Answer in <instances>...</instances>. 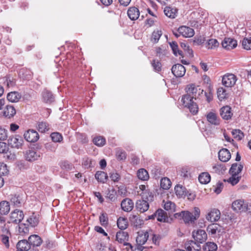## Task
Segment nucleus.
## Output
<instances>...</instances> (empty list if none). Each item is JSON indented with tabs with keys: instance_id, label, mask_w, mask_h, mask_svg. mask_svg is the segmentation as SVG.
Segmentation results:
<instances>
[{
	"instance_id": "f03ea898",
	"label": "nucleus",
	"mask_w": 251,
	"mask_h": 251,
	"mask_svg": "<svg viewBox=\"0 0 251 251\" xmlns=\"http://www.w3.org/2000/svg\"><path fill=\"white\" fill-rule=\"evenodd\" d=\"M185 91L187 94L191 96L195 100L199 99V96L202 97L203 93L202 89L194 84L188 85L185 88Z\"/></svg>"
},
{
	"instance_id": "5701e85b",
	"label": "nucleus",
	"mask_w": 251,
	"mask_h": 251,
	"mask_svg": "<svg viewBox=\"0 0 251 251\" xmlns=\"http://www.w3.org/2000/svg\"><path fill=\"white\" fill-rule=\"evenodd\" d=\"M180 216L182 218L185 223H193L196 220L194 218V215L189 211H182Z\"/></svg>"
},
{
	"instance_id": "20e7f679",
	"label": "nucleus",
	"mask_w": 251,
	"mask_h": 251,
	"mask_svg": "<svg viewBox=\"0 0 251 251\" xmlns=\"http://www.w3.org/2000/svg\"><path fill=\"white\" fill-rule=\"evenodd\" d=\"M24 214L23 211L16 209L10 214L9 223L19 224L24 219Z\"/></svg>"
},
{
	"instance_id": "1a4fd4ad",
	"label": "nucleus",
	"mask_w": 251,
	"mask_h": 251,
	"mask_svg": "<svg viewBox=\"0 0 251 251\" xmlns=\"http://www.w3.org/2000/svg\"><path fill=\"white\" fill-rule=\"evenodd\" d=\"M224 228L218 224H211L207 227V231L209 234L214 236L216 234L220 235L223 232Z\"/></svg>"
},
{
	"instance_id": "dca6fc26",
	"label": "nucleus",
	"mask_w": 251,
	"mask_h": 251,
	"mask_svg": "<svg viewBox=\"0 0 251 251\" xmlns=\"http://www.w3.org/2000/svg\"><path fill=\"white\" fill-rule=\"evenodd\" d=\"M121 206L123 210L125 212H130L134 207V202L128 198L124 199L121 203Z\"/></svg>"
},
{
	"instance_id": "2eb2a0df",
	"label": "nucleus",
	"mask_w": 251,
	"mask_h": 251,
	"mask_svg": "<svg viewBox=\"0 0 251 251\" xmlns=\"http://www.w3.org/2000/svg\"><path fill=\"white\" fill-rule=\"evenodd\" d=\"M178 32L184 37H191L195 34L193 28L186 26H180L178 28Z\"/></svg>"
},
{
	"instance_id": "c03bdc74",
	"label": "nucleus",
	"mask_w": 251,
	"mask_h": 251,
	"mask_svg": "<svg viewBox=\"0 0 251 251\" xmlns=\"http://www.w3.org/2000/svg\"><path fill=\"white\" fill-rule=\"evenodd\" d=\"M139 179L142 180H147L149 178L148 172L144 169H139L137 173Z\"/></svg>"
},
{
	"instance_id": "bb28decb",
	"label": "nucleus",
	"mask_w": 251,
	"mask_h": 251,
	"mask_svg": "<svg viewBox=\"0 0 251 251\" xmlns=\"http://www.w3.org/2000/svg\"><path fill=\"white\" fill-rule=\"evenodd\" d=\"M127 15L131 20H136L139 17V10L135 7H130L127 11Z\"/></svg>"
},
{
	"instance_id": "5fc2aeb1",
	"label": "nucleus",
	"mask_w": 251,
	"mask_h": 251,
	"mask_svg": "<svg viewBox=\"0 0 251 251\" xmlns=\"http://www.w3.org/2000/svg\"><path fill=\"white\" fill-rule=\"evenodd\" d=\"M231 133L234 138L237 139L238 140H241L244 136V133L240 129H233Z\"/></svg>"
},
{
	"instance_id": "412c9836",
	"label": "nucleus",
	"mask_w": 251,
	"mask_h": 251,
	"mask_svg": "<svg viewBox=\"0 0 251 251\" xmlns=\"http://www.w3.org/2000/svg\"><path fill=\"white\" fill-rule=\"evenodd\" d=\"M136 207L140 212L143 213L149 209V202L144 199L138 200L136 202Z\"/></svg>"
},
{
	"instance_id": "0eeeda50",
	"label": "nucleus",
	"mask_w": 251,
	"mask_h": 251,
	"mask_svg": "<svg viewBox=\"0 0 251 251\" xmlns=\"http://www.w3.org/2000/svg\"><path fill=\"white\" fill-rule=\"evenodd\" d=\"M24 141L21 137L19 135L10 137L8 139V144L11 148L17 149L21 148L23 145Z\"/></svg>"
},
{
	"instance_id": "a19ab883",
	"label": "nucleus",
	"mask_w": 251,
	"mask_h": 251,
	"mask_svg": "<svg viewBox=\"0 0 251 251\" xmlns=\"http://www.w3.org/2000/svg\"><path fill=\"white\" fill-rule=\"evenodd\" d=\"M211 177L208 173L203 172L201 173L199 176V180L201 184H207L210 182Z\"/></svg>"
},
{
	"instance_id": "774afa93",
	"label": "nucleus",
	"mask_w": 251,
	"mask_h": 251,
	"mask_svg": "<svg viewBox=\"0 0 251 251\" xmlns=\"http://www.w3.org/2000/svg\"><path fill=\"white\" fill-rule=\"evenodd\" d=\"M10 235L2 234L1 235V240L2 243L7 248L9 247V236Z\"/></svg>"
},
{
	"instance_id": "680f3d73",
	"label": "nucleus",
	"mask_w": 251,
	"mask_h": 251,
	"mask_svg": "<svg viewBox=\"0 0 251 251\" xmlns=\"http://www.w3.org/2000/svg\"><path fill=\"white\" fill-rule=\"evenodd\" d=\"M231 176L229 178L228 181L230 182L232 185H234L238 183L239 181L241 176L238 175L230 174Z\"/></svg>"
},
{
	"instance_id": "f257e3e1",
	"label": "nucleus",
	"mask_w": 251,
	"mask_h": 251,
	"mask_svg": "<svg viewBox=\"0 0 251 251\" xmlns=\"http://www.w3.org/2000/svg\"><path fill=\"white\" fill-rule=\"evenodd\" d=\"M194 98L186 94L181 98V102L184 107L188 108L193 115L196 114L199 110L197 104L193 101Z\"/></svg>"
},
{
	"instance_id": "cd10ccee",
	"label": "nucleus",
	"mask_w": 251,
	"mask_h": 251,
	"mask_svg": "<svg viewBox=\"0 0 251 251\" xmlns=\"http://www.w3.org/2000/svg\"><path fill=\"white\" fill-rule=\"evenodd\" d=\"M148 237L149 234L148 232L139 233L136 239L137 244L141 246L144 245L147 242Z\"/></svg>"
},
{
	"instance_id": "4d7b16f0",
	"label": "nucleus",
	"mask_w": 251,
	"mask_h": 251,
	"mask_svg": "<svg viewBox=\"0 0 251 251\" xmlns=\"http://www.w3.org/2000/svg\"><path fill=\"white\" fill-rule=\"evenodd\" d=\"M151 66L153 70L155 72H159L161 70L162 65L161 62L158 60H153L151 63Z\"/></svg>"
},
{
	"instance_id": "4be33fe9",
	"label": "nucleus",
	"mask_w": 251,
	"mask_h": 251,
	"mask_svg": "<svg viewBox=\"0 0 251 251\" xmlns=\"http://www.w3.org/2000/svg\"><path fill=\"white\" fill-rule=\"evenodd\" d=\"M28 240L30 246H32L33 247H39L43 242V240L41 238L36 234L30 235L28 237Z\"/></svg>"
},
{
	"instance_id": "79ce46f5",
	"label": "nucleus",
	"mask_w": 251,
	"mask_h": 251,
	"mask_svg": "<svg viewBox=\"0 0 251 251\" xmlns=\"http://www.w3.org/2000/svg\"><path fill=\"white\" fill-rule=\"evenodd\" d=\"M18 233L22 236H25L29 233L28 225L25 224H21L18 226Z\"/></svg>"
},
{
	"instance_id": "39448f33",
	"label": "nucleus",
	"mask_w": 251,
	"mask_h": 251,
	"mask_svg": "<svg viewBox=\"0 0 251 251\" xmlns=\"http://www.w3.org/2000/svg\"><path fill=\"white\" fill-rule=\"evenodd\" d=\"M237 77L233 74H226L222 78V84L226 87L233 86L236 81Z\"/></svg>"
},
{
	"instance_id": "f8f14e48",
	"label": "nucleus",
	"mask_w": 251,
	"mask_h": 251,
	"mask_svg": "<svg viewBox=\"0 0 251 251\" xmlns=\"http://www.w3.org/2000/svg\"><path fill=\"white\" fill-rule=\"evenodd\" d=\"M25 157L27 161L32 162L40 157V153L34 149H29L25 151Z\"/></svg>"
},
{
	"instance_id": "9d476101",
	"label": "nucleus",
	"mask_w": 251,
	"mask_h": 251,
	"mask_svg": "<svg viewBox=\"0 0 251 251\" xmlns=\"http://www.w3.org/2000/svg\"><path fill=\"white\" fill-rule=\"evenodd\" d=\"M222 45L224 49L231 50L237 47V42L233 38L226 37L222 42Z\"/></svg>"
},
{
	"instance_id": "ddd939ff",
	"label": "nucleus",
	"mask_w": 251,
	"mask_h": 251,
	"mask_svg": "<svg viewBox=\"0 0 251 251\" xmlns=\"http://www.w3.org/2000/svg\"><path fill=\"white\" fill-rule=\"evenodd\" d=\"M25 139L29 142H35L39 138L38 133L33 130L29 129L24 134Z\"/></svg>"
},
{
	"instance_id": "13d9d810",
	"label": "nucleus",
	"mask_w": 251,
	"mask_h": 251,
	"mask_svg": "<svg viewBox=\"0 0 251 251\" xmlns=\"http://www.w3.org/2000/svg\"><path fill=\"white\" fill-rule=\"evenodd\" d=\"M26 221L32 227H35L37 226V225L39 223L38 219L36 218L35 216H31L30 217L28 218Z\"/></svg>"
},
{
	"instance_id": "a211bd4d",
	"label": "nucleus",
	"mask_w": 251,
	"mask_h": 251,
	"mask_svg": "<svg viewBox=\"0 0 251 251\" xmlns=\"http://www.w3.org/2000/svg\"><path fill=\"white\" fill-rule=\"evenodd\" d=\"M218 157L221 161L226 162L230 159L231 154L227 149L223 148L219 151Z\"/></svg>"
},
{
	"instance_id": "37998d69",
	"label": "nucleus",
	"mask_w": 251,
	"mask_h": 251,
	"mask_svg": "<svg viewBox=\"0 0 251 251\" xmlns=\"http://www.w3.org/2000/svg\"><path fill=\"white\" fill-rule=\"evenodd\" d=\"M162 35V31L161 30L156 29L154 30L152 33L151 37V41L153 43H156L158 42L160 37Z\"/></svg>"
},
{
	"instance_id": "6ab92c4d",
	"label": "nucleus",
	"mask_w": 251,
	"mask_h": 251,
	"mask_svg": "<svg viewBox=\"0 0 251 251\" xmlns=\"http://www.w3.org/2000/svg\"><path fill=\"white\" fill-rule=\"evenodd\" d=\"M43 101L47 103H51L54 100V97L51 92L44 89L42 93Z\"/></svg>"
},
{
	"instance_id": "423d86ee",
	"label": "nucleus",
	"mask_w": 251,
	"mask_h": 251,
	"mask_svg": "<svg viewBox=\"0 0 251 251\" xmlns=\"http://www.w3.org/2000/svg\"><path fill=\"white\" fill-rule=\"evenodd\" d=\"M192 236L195 240V242L198 243H202L204 242L207 238V234L203 229H198L197 231H193Z\"/></svg>"
},
{
	"instance_id": "a878e982",
	"label": "nucleus",
	"mask_w": 251,
	"mask_h": 251,
	"mask_svg": "<svg viewBox=\"0 0 251 251\" xmlns=\"http://www.w3.org/2000/svg\"><path fill=\"white\" fill-rule=\"evenodd\" d=\"M30 248L31 246L28 240H22L17 244V248L19 251H28Z\"/></svg>"
},
{
	"instance_id": "69168bd1",
	"label": "nucleus",
	"mask_w": 251,
	"mask_h": 251,
	"mask_svg": "<svg viewBox=\"0 0 251 251\" xmlns=\"http://www.w3.org/2000/svg\"><path fill=\"white\" fill-rule=\"evenodd\" d=\"M116 192L114 190H108L106 193V198L109 199L111 201H114L116 199Z\"/></svg>"
},
{
	"instance_id": "c756f323",
	"label": "nucleus",
	"mask_w": 251,
	"mask_h": 251,
	"mask_svg": "<svg viewBox=\"0 0 251 251\" xmlns=\"http://www.w3.org/2000/svg\"><path fill=\"white\" fill-rule=\"evenodd\" d=\"M21 98V95L17 92H11L7 95V100L11 102H17Z\"/></svg>"
},
{
	"instance_id": "aec40b11",
	"label": "nucleus",
	"mask_w": 251,
	"mask_h": 251,
	"mask_svg": "<svg viewBox=\"0 0 251 251\" xmlns=\"http://www.w3.org/2000/svg\"><path fill=\"white\" fill-rule=\"evenodd\" d=\"M2 113L3 115L5 117L8 119H10L15 115L16 111L13 105H7L4 108Z\"/></svg>"
},
{
	"instance_id": "a18cd8bd",
	"label": "nucleus",
	"mask_w": 251,
	"mask_h": 251,
	"mask_svg": "<svg viewBox=\"0 0 251 251\" xmlns=\"http://www.w3.org/2000/svg\"><path fill=\"white\" fill-rule=\"evenodd\" d=\"M217 96L219 100L221 101L226 99L228 97V94L225 89L223 87H219L217 90Z\"/></svg>"
},
{
	"instance_id": "473e14b6",
	"label": "nucleus",
	"mask_w": 251,
	"mask_h": 251,
	"mask_svg": "<svg viewBox=\"0 0 251 251\" xmlns=\"http://www.w3.org/2000/svg\"><path fill=\"white\" fill-rule=\"evenodd\" d=\"M219 43L216 39H210L205 43V47L208 50H215L219 46Z\"/></svg>"
},
{
	"instance_id": "2f4dec72",
	"label": "nucleus",
	"mask_w": 251,
	"mask_h": 251,
	"mask_svg": "<svg viewBox=\"0 0 251 251\" xmlns=\"http://www.w3.org/2000/svg\"><path fill=\"white\" fill-rule=\"evenodd\" d=\"M129 220L133 226L136 227H140V226L144 224V221L140 219L136 215L131 214Z\"/></svg>"
},
{
	"instance_id": "f3484780",
	"label": "nucleus",
	"mask_w": 251,
	"mask_h": 251,
	"mask_svg": "<svg viewBox=\"0 0 251 251\" xmlns=\"http://www.w3.org/2000/svg\"><path fill=\"white\" fill-rule=\"evenodd\" d=\"M116 240L121 244H123L126 246L128 244L127 243L128 240V234L127 232L125 231H118L116 233Z\"/></svg>"
},
{
	"instance_id": "c85d7f7f",
	"label": "nucleus",
	"mask_w": 251,
	"mask_h": 251,
	"mask_svg": "<svg viewBox=\"0 0 251 251\" xmlns=\"http://www.w3.org/2000/svg\"><path fill=\"white\" fill-rule=\"evenodd\" d=\"M175 193L179 198L185 197L188 193L185 187L181 185H177L175 188Z\"/></svg>"
},
{
	"instance_id": "e433bc0d",
	"label": "nucleus",
	"mask_w": 251,
	"mask_h": 251,
	"mask_svg": "<svg viewBox=\"0 0 251 251\" xmlns=\"http://www.w3.org/2000/svg\"><path fill=\"white\" fill-rule=\"evenodd\" d=\"M164 14L170 18H175L176 16L177 10L170 7H166L164 10Z\"/></svg>"
},
{
	"instance_id": "6e6d98bb",
	"label": "nucleus",
	"mask_w": 251,
	"mask_h": 251,
	"mask_svg": "<svg viewBox=\"0 0 251 251\" xmlns=\"http://www.w3.org/2000/svg\"><path fill=\"white\" fill-rule=\"evenodd\" d=\"M242 45L244 49L251 50V37L245 38L242 41Z\"/></svg>"
},
{
	"instance_id": "9b49d317",
	"label": "nucleus",
	"mask_w": 251,
	"mask_h": 251,
	"mask_svg": "<svg viewBox=\"0 0 251 251\" xmlns=\"http://www.w3.org/2000/svg\"><path fill=\"white\" fill-rule=\"evenodd\" d=\"M172 72L176 77H180L185 75L186 69L182 65L176 64L173 66Z\"/></svg>"
},
{
	"instance_id": "4c0bfd02",
	"label": "nucleus",
	"mask_w": 251,
	"mask_h": 251,
	"mask_svg": "<svg viewBox=\"0 0 251 251\" xmlns=\"http://www.w3.org/2000/svg\"><path fill=\"white\" fill-rule=\"evenodd\" d=\"M10 211V204L6 201H2L0 202V213L1 215H6Z\"/></svg>"
},
{
	"instance_id": "58836bf2",
	"label": "nucleus",
	"mask_w": 251,
	"mask_h": 251,
	"mask_svg": "<svg viewBox=\"0 0 251 251\" xmlns=\"http://www.w3.org/2000/svg\"><path fill=\"white\" fill-rule=\"evenodd\" d=\"M95 177L99 182L103 183L107 181L108 176L103 171H98L95 175Z\"/></svg>"
},
{
	"instance_id": "8fccbe9b",
	"label": "nucleus",
	"mask_w": 251,
	"mask_h": 251,
	"mask_svg": "<svg viewBox=\"0 0 251 251\" xmlns=\"http://www.w3.org/2000/svg\"><path fill=\"white\" fill-rule=\"evenodd\" d=\"M171 48H172L174 54L177 56V55L182 56V51L179 50L178 49V45L176 42L173 41L172 42L169 43Z\"/></svg>"
},
{
	"instance_id": "49530a36",
	"label": "nucleus",
	"mask_w": 251,
	"mask_h": 251,
	"mask_svg": "<svg viewBox=\"0 0 251 251\" xmlns=\"http://www.w3.org/2000/svg\"><path fill=\"white\" fill-rule=\"evenodd\" d=\"M203 250L204 251H216L217 246L214 242H208L203 246Z\"/></svg>"
},
{
	"instance_id": "338daca9",
	"label": "nucleus",
	"mask_w": 251,
	"mask_h": 251,
	"mask_svg": "<svg viewBox=\"0 0 251 251\" xmlns=\"http://www.w3.org/2000/svg\"><path fill=\"white\" fill-rule=\"evenodd\" d=\"M116 156L118 160H123L126 159V154L125 151L120 150L117 151Z\"/></svg>"
},
{
	"instance_id": "de8ad7c7",
	"label": "nucleus",
	"mask_w": 251,
	"mask_h": 251,
	"mask_svg": "<svg viewBox=\"0 0 251 251\" xmlns=\"http://www.w3.org/2000/svg\"><path fill=\"white\" fill-rule=\"evenodd\" d=\"M93 142L95 145L98 147H102L106 143L105 139L100 136L95 137L93 140Z\"/></svg>"
},
{
	"instance_id": "c9c22d12",
	"label": "nucleus",
	"mask_w": 251,
	"mask_h": 251,
	"mask_svg": "<svg viewBox=\"0 0 251 251\" xmlns=\"http://www.w3.org/2000/svg\"><path fill=\"white\" fill-rule=\"evenodd\" d=\"M156 219L158 221L165 222L168 219L166 213L162 209H158L156 211Z\"/></svg>"
},
{
	"instance_id": "72a5a7b5",
	"label": "nucleus",
	"mask_w": 251,
	"mask_h": 251,
	"mask_svg": "<svg viewBox=\"0 0 251 251\" xmlns=\"http://www.w3.org/2000/svg\"><path fill=\"white\" fill-rule=\"evenodd\" d=\"M243 168V165L237 163H233L229 170V174L238 175L242 171Z\"/></svg>"
},
{
	"instance_id": "09e8293b",
	"label": "nucleus",
	"mask_w": 251,
	"mask_h": 251,
	"mask_svg": "<svg viewBox=\"0 0 251 251\" xmlns=\"http://www.w3.org/2000/svg\"><path fill=\"white\" fill-rule=\"evenodd\" d=\"M171 186V182L167 177L162 178L160 180V186L164 190H168Z\"/></svg>"
},
{
	"instance_id": "e2e57ef3",
	"label": "nucleus",
	"mask_w": 251,
	"mask_h": 251,
	"mask_svg": "<svg viewBox=\"0 0 251 251\" xmlns=\"http://www.w3.org/2000/svg\"><path fill=\"white\" fill-rule=\"evenodd\" d=\"M175 208V204L171 201H167L164 204V208L167 211H173Z\"/></svg>"
},
{
	"instance_id": "4468645a",
	"label": "nucleus",
	"mask_w": 251,
	"mask_h": 251,
	"mask_svg": "<svg viewBox=\"0 0 251 251\" xmlns=\"http://www.w3.org/2000/svg\"><path fill=\"white\" fill-rule=\"evenodd\" d=\"M220 113L222 118L225 120L231 119L233 116L231 108L227 105L222 107L220 109Z\"/></svg>"
},
{
	"instance_id": "3c124183",
	"label": "nucleus",
	"mask_w": 251,
	"mask_h": 251,
	"mask_svg": "<svg viewBox=\"0 0 251 251\" xmlns=\"http://www.w3.org/2000/svg\"><path fill=\"white\" fill-rule=\"evenodd\" d=\"M37 128L39 132L45 133L49 129V124L45 122H39Z\"/></svg>"
},
{
	"instance_id": "7c9ffc66",
	"label": "nucleus",
	"mask_w": 251,
	"mask_h": 251,
	"mask_svg": "<svg viewBox=\"0 0 251 251\" xmlns=\"http://www.w3.org/2000/svg\"><path fill=\"white\" fill-rule=\"evenodd\" d=\"M10 200L12 204L16 207H20L23 202L22 198L19 195H11Z\"/></svg>"
},
{
	"instance_id": "393cba45",
	"label": "nucleus",
	"mask_w": 251,
	"mask_h": 251,
	"mask_svg": "<svg viewBox=\"0 0 251 251\" xmlns=\"http://www.w3.org/2000/svg\"><path fill=\"white\" fill-rule=\"evenodd\" d=\"M185 249L187 251H199L200 246L195 241L189 240L187 241L184 245Z\"/></svg>"
},
{
	"instance_id": "0e129e2a",
	"label": "nucleus",
	"mask_w": 251,
	"mask_h": 251,
	"mask_svg": "<svg viewBox=\"0 0 251 251\" xmlns=\"http://www.w3.org/2000/svg\"><path fill=\"white\" fill-rule=\"evenodd\" d=\"M8 173L6 165L3 162H0V176L6 175Z\"/></svg>"
},
{
	"instance_id": "bf43d9fd",
	"label": "nucleus",
	"mask_w": 251,
	"mask_h": 251,
	"mask_svg": "<svg viewBox=\"0 0 251 251\" xmlns=\"http://www.w3.org/2000/svg\"><path fill=\"white\" fill-rule=\"evenodd\" d=\"M181 47L184 50V51H186L190 56H193V51L190 48L189 46L186 43H181Z\"/></svg>"
},
{
	"instance_id": "b1692460",
	"label": "nucleus",
	"mask_w": 251,
	"mask_h": 251,
	"mask_svg": "<svg viewBox=\"0 0 251 251\" xmlns=\"http://www.w3.org/2000/svg\"><path fill=\"white\" fill-rule=\"evenodd\" d=\"M206 119L211 124L218 126L220 125V119L218 118L216 113L214 112H209L206 115Z\"/></svg>"
},
{
	"instance_id": "f704fd0d",
	"label": "nucleus",
	"mask_w": 251,
	"mask_h": 251,
	"mask_svg": "<svg viewBox=\"0 0 251 251\" xmlns=\"http://www.w3.org/2000/svg\"><path fill=\"white\" fill-rule=\"evenodd\" d=\"M117 225L119 228L121 230L126 229L128 226L127 218L122 217H119L117 220Z\"/></svg>"
},
{
	"instance_id": "052dcab7",
	"label": "nucleus",
	"mask_w": 251,
	"mask_h": 251,
	"mask_svg": "<svg viewBox=\"0 0 251 251\" xmlns=\"http://www.w3.org/2000/svg\"><path fill=\"white\" fill-rule=\"evenodd\" d=\"M60 167L62 169L66 171L71 170L74 168L73 165L72 163L66 161L62 162L60 164Z\"/></svg>"
},
{
	"instance_id": "603ef678",
	"label": "nucleus",
	"mask_w": 251,
	"mask_h": 251,
	"mask_svg": "<svg viewBox=\"0 0 251 251\" xmlns=\"http://www.w3.org/2000/svg\"><path fill=\"white\" fill-rule=\"evenodd\" d=\"M99 220L101 225L103 226H107L108 224V218L106 213H101L99 217Z\"/></svg>"
},
{
	"instance_id": "ea45409f",
	"label": "nucleus",
	"mask_w": 251,
	"mask_h": 251,
	"mask_svg": "<svg viewBox=\"0 0 251 251\" xmlns=\"http://www.w3.org/2000/svg\"><path fill=\"white\" fill-rule=\"evenodd\" d=\"M142 199L146 200L148 202H151L153 201L154 195L150 190H145L140 194Z\"/></svg>"
},
{
	"instance_id": "6e6552de",
	"label": "nucleus",
	"mask_w": 251,
	"mask_h": 251,
	"mask_svg": "<svg viewBox=\"0 0 251 251\" xmlns=\"http://www.w3.org/2000/svg\"><path fill=\"white\" fill-rule=\"evenodd\" d=\"M221 217V212L219 210L216 208L210 209L206 215V219L211 222L218 221Z\"/></svg>"
},
{
	"instance_id": "864d4df0",
	"label": "nucleus",
	"mask_w": 251,
	"mask_h": 251,
	"mask_svg": "<svg viewBox=\"0 0 251 251\" xmlns=\"http://www.w3.org/2000/svg\"><path fill=\"white\" fill-rule=\"evenodd\" d=\"M52 141L55 143H60L63 140L62 134L59 132H53L50 134Z\"/></svg>"
},
{
	"instance_id": "7ed1b4c3",
	"label": "nucleus",
	"mask_w": 251,
	"mask_h": 251,
	"mask_svg": "<svg viewBox=\"0 0 251 251\" xmlns=\"http://www.w3.org/2000/svg\"><path fill=\"white\" fill-rule=\"evenodd\" d=\"M233 210L237 212H251V204H248L243 200H238L234 201L232 204Z\"/></svg>"
}]
</instances>
